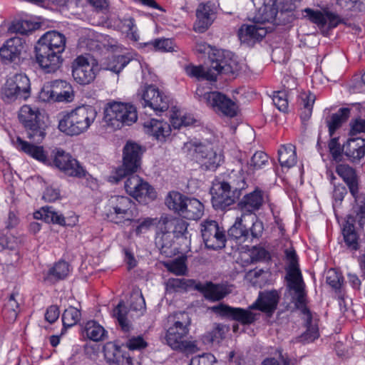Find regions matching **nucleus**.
Listing matches in <instances>:
<instances>
[{
  "label": "nucleus",
  "mask_w": 365,
  "mask_h": 365,
  "mask_svg": "<svg viewBox=\"0 0 365 365\" xmlns=\"http://www.w3.org/2000/svg\"><path fill=\"white\" fill-rule=\"evenodd\" d=\"M250 309V308L249 309L235 308L225 304H220L213 307V310L220 315L230 318L244 325L251 324L256 320V315Z\"/></svg>",
  "instance_id": "nucleus-20"
},
{
  "label": "nucleus",
  "mask_w": 365,
  "mask_h": 365,
  "mask_svg": "<svg viewBox=\"0 0 365 365\" xmlns=\"http://www.w3.org/2000/svg\"><path fill=\"white\" fill-rule=\"evenodd\" d=\"M201 235L207 249L216 250L225 247L226 235L215 220H204L200 224Z\"/></svg>",
  "instance_id": "nucleus-12"
},
{
  "label": "nucleus",
  "mask_w": 365,
  "mask_h": 365,
  "mask_svg": "<svg viewBox=\"0 0 365 365\" xmlns=\"http://www.w3.org/2000/svg\"><path fill=\"white\" fill-rule=\"evenodd\" d=\"M26 47L24 37L14 36L7 39L0 48L1 60L6 63L19 61Z\"/></svg>",
  "instance_id": "nucleus-19"
},
{
  "label": "nucleus",
  "mask_w": 365,
  "mask_h": 365,
  "mask_svg": "<svg viewBox=\"0 0 365 365\" xmlns=\"http://www.w3.org/2000/svg\"><path fill=\"white\" fill-rule=\"evenodd\" d=\"M329 152L334 160L339 162L341 160L344 153L343 147H341L337 138H331L328 144Z\"/></svg>",
  "instance_id": "nucleus-60"
},
{
  "label": "nucleus",
  "mask_w": 365,
  "mask_h": 365,
  "mask_svg": "<svg viewBox=\"0 0 365 365\" xmlns=\"http://www.w3.org/2000/svg\"><path fill=\"white\" fill-rule=\"evenodd\" d=\"M272 101L276 108L282 112L288 110L287 94L285 91H274L272 95Z\"/></svg>",
  "instance_id": "nucleus-58"
},
{
  "label": "nucleus",
  "mask_w": 365,
  "mask_h": 365,
  "mask_svg": "<svg viewBox=\"0 0 365 365\" xmlns=\"http://www.w3.org/2000/svg\"><path fill=\"white\" fill-rule=\"evenodd\" d=\"M267 30L261 24H242L238 31V36L242 43L253 46L260 42L267 35Z\"/></svg>",
  "instance_id": "nucleus-22"
},
{
  "label": "nucleus",
  "mask_w": 365,
  "mask_h": 365,
  "mask_svg": "<svg viewBox=\"0 0 365 365\" xmlns=\"http://www.w3.org/2000/svg\"><path fill=\"white\" fill-rule=\"evenodd\" d=\"M214 362H216L215 356L210 353H207L202 356L193 357L190 365H212Z\"/></svg>",
  "instance_id": "nucleus-64"
},
{
  "label": "nucleus",
  "mask_w": 365,
  "mask_h": 365,
  "mask_svg": "<svg viewBox=\"0 0 365 365\" xmlns=\"http://www.w3.org/2000/svg\"><path fill=\"white\" fill-rule=\"evenodd\" d=\"M342 234L344 242L349 250L356 251L359 249V236L353 224L346 222L344 225Z\"/></svg>",
  "instance_id": "nucleus-43"
},
{
  "label": "nucleus",
  "mask_w": 365,
  "mask_h": 365,
  "mask_svg": "<svg viewBox=\"0 0 365 365\" xmlns=\"http://www.w3.org/2000/svg\"><path fill=\"white\" fill-rule=\"evenodd\" d=\"M223 155L212 149L210 155L202 161V165L205 170H215L223 162Z\"/></svg>",
  "instance_id": "nucleus-54"
},
{
  "label": "nucleus",
  "mask_w": 365,
  "mask_h": 365,
  "mask_svg": "<svg viewBox=\"0 0 365 365\" xmlns=\"http://www.w3.org/2000/svg\"><path fill=\"white\" fill-rule=\"evenodd\" d=\"M134 205L133 201L129 197L112 195L105 205L104 215L109 222L122 224L131 220Z\"/></svg>",
  "instance_id": "nucleus-7"
},
{
  "label": "nucleus",
  "mask_w": 365,
  "mask_h": 365,
  "mask_svg": "<svg viewBox=\"0 0 365 365\" xmlns=\"http://www.w3.org/2000/svg\"><path fill=\"white\" fill-rule=\"evenodd\" d=\"M14 146L20 151H22L34 159L44 164H48L47 154L42 146L35 145L17 137L13 142Z\"/></svg>",
  "instance_id": "nucleus-25"
},
{
  "label": "nucleus",
  "mask_w": 365,
  "mask_h": 365,
  "mask_svg": "<svg viewBox=\"0 0 365 365\" xmlns=\"http://www.w3.org/2000/svg\"><path fill=\"white\" fill-rule=\"evenodd\" d=\"M349 125V135L354 136L361 133H365V119L360 117L352 119Z\"/></svg>",
  "instance_id": "nucleus-63"
},
{
  "label": "nucleus",
  "mask_w": 365,
  "mask_h": 365,
  "mask_svg": "<svg viewBox=\"0 0 365 365\" xmlns=\"http://www.w3.org/2000/svg\"><path fill=\"white\" fill-rule=\"evenodd\" d=\"M188 197L177 191L170 192L165 197V205L169 210L180 215Z\"/></svg>",
  "instance_id": "nucleus-39"
},
{
  "label": "nucleus",
  "mask_w": 365,
  "mask_h": 365,
  "mask_svg": "<svg viewBox=\"0 0 365 365\" xmlns=\"http://www.w3.org/2000/svg\"><path fill=\"white\" fill-rule=\"evenodd\" d=\"M289 287L297 294L296 307L301 310L305 317L312 316L309 309L306 305L305 293L303 287L302 279L288 281Z\"/></svg>",
  "instance_id": "nucleus-30"
},
{
  "label": "nucleus",
  "mask_w": 365,
  "mask_h": 365,
  "mask_svg": "<svg viewBox=\"0 0 365 365\" xmlns=\"http://www.w3.org/2000/svg\"><path fill=\"white\" fill-rule=\"evenodd\" d=\"M149 50L160 52H172L174 51L173 41L170 38H155L143 43Z\"/></svg>",
  "instance_id": "nucleus-49"
},
{
  "label": "nucleus",
  "mask_w": 365,
  "mask_h": 365,
  "mask_svg": "<svg viewBox=\"0 0 365 365\" xmlns=\"http://www.w3.org/2000/svg\"><path fill=\"white\" fill-rule=\"evenodd\" d=\"M141 100L143 107H150L156 114L167 110L170 101L168 96L153 85L145 86L141 95Z\"/></svg>",
  "instance_id": "nucleus-14"
},
{
  "label": "nucleus",
  "mask_w": 365,
  "mask_h": 365,
  "mask_svg": "<svg viewBox=\"0 0 365 365\" xmlns=\"http://www.w3.org/2000/svg\"><path fill=\"white\" fill-rule=\"evenodd\" d=\"M188 223L181 218H172L164 222V227L176 238L183 237L187 239Z\"/></svg>",
  "instance_id": "nucleus-36"
},
{
  "label": "nucleus",
  "mask_w": 365,
  "mask_h": 365,
  "mask_svg": "<svg viewBox=\"0 0 365 365\" xmlns=\"http://www.w3.org/2000/svg\"><path fill=\"white\" fill-rule=\"evenodd\" d=\"M113 316L116 318L123 331H129L130 326L127 319V311L125 307L122 306L121 303H119L113 309Z\"/></svg>",
  "instance_id": "nucleus-56"
},
{
  "label": "nucleus",
  "mask_w": 365,
  "mask_h": 365,
  "mask_svg": "<svg viewBox=\"0 0 365 365\" xmlns=\"http://www.w3.org/2000/svg\"><path fill=\"white\" fill-rule=\"evenodd\" d=\"M245 217V214H242L236 218L234 224L227 231L228 237L238 243L253 242L255 240H258L263 234V222L254 216L252 218L255 220L252 221L251 227L248 229L244 223Z\"/></svg>",
  "instance_id": "nucleus-10"
},
{
  "label": "nucleus",
  "mask_w": 365,
  "mask_h": 365,
  "mask_svg": "<svg viewBox=\"0 0 365 365\" xmlns=\"http://www.w3.org/2000/svg\"><path fill=\"white\" fill-rule=\"evenodd\" d=\"M136 108L129 103L108 102L104 108L103 120L108 127L117 130L124 125H131L136 122Z\"/></svg>",
  "instance_id": "nucleus-5"
},
{
  "label": "nucleus",
  "mask_w": 365,
  "mask_h": 365,
  "mask_svg": "<svg viewBox=\"0 0 365 365\" xmlns=\"http://www.w3.org/2000/svg\"><path fill=\"white\" fill-rule=\"evenodd\" d=\"M327 283L336 291L339 290L344 282L342 274L334 269H331L327 272Z\"/></svg>",
  "instance_id": "nucleus-59"
},
{
  "label": "nucleus",
  "mask_w": 365,
  "mask_h": 365,
  "mask_svg": "<svg viewBox=\"0 0 365 365\" xmlns=\"http://www.w3.org/2000/svg\"><path fill=\"white\" fill-rule=\"evenodd\" d=\"M279 299V296L276 290L260 292L257 299L250 306V309L272 314L277 309Z\"/></svg>",
  "instance_id": "nucleus-24"
},
{
  "label": "nucleus",
  "mask_w": 365,
  "mask_h": 365,
  "mask_svg": "<svg viewBox=\"0 0 365 365\" xmlns=\"http://www.w3.org/2000/svg\"><path fill=\"white\" fill-rule=\"evenodd\" d=\"M190 324L191 319L186 312H180L169 317L165 340L172 349L186 354H193L197 351L195 341L185 339Z\"/></svg>",
  "instance_id": "nucleus-3"
},
{
  "label": "nucleus",
  "mask_w": 365,
  "mask_h": 365,
  "mask_svg": "<svg viewBox=\"0 0 365 365\" xmlns=\"http://www.w3.org/2000/svg\"><path fill=\"white\" fill-rule=\"evenodd\" d=\"M35 217L43 219L47 222H52L61 225L66 222L63 215L56 212L52 206L42 207L40 211L35 213Z\"/></svg>",
  "instance_id": "nucleus-44"
},
{
  "label": "nucleus",
  "mask_w": 365,
  "mask_h": 365,
  "mask_svg": "<svg viewBox=\"0 0 365 365\" xmlns=\"http://www.w3.org/2000/svg\"><path fill=\"white\" fill-rule=\"evenodd\" d=\"M54 165L65 175L76 178H86L88 173L83 166L70 154L58 150L53 159Z\"/></svg>",
  "instance_id": "nucleus-15"
},
{
  "label": "nucleus",
  "mask_w": 365,
  "mask_h": 365,
  "mask_svg": "<svg viewBox=\"0 0 365 365\" xmlns=\"http://www.w3.org/2000/svg\"><path fill=\"white\" fill-rule=\"evenodd\" d=\"M37 107L24 105L21 107L18 118L24 128L27 138L36 143H40L46 136L44 122Z\"/></svg>",
  "instance_id": "nucleus-6"
},
{
  "label": "nucleus",
  "mask_w": 365,
  "mask_h": 365,
  "mask_svg": "<svg viewBox=\"0 0 365 365\" xmlns=\"http://www.w3.org/2000/svg\"><path fill=\"white\" fill-rule=\"evenodd\" d=\"M195 280L185 278H170L166 283L167 289L174 292L187 291L190 287H195Z\"/></svg>",
  "instance_id": "nucleus-48"
},
{
  "label": "nucleus",
  "mask_w": 365,
  "mask_h": 365,
  "mask_svg": "<svg viewBox=\"0 0 365 365\" xmlns=\"http://www.w3.org/2000/svg\"><path fill=\"white\" fill-rule=\"evenodd\" d=\"M119 27L122 32L126 34V36L132 41H138L139 40L137 26L133 18H123L120 21Z\"/></svg>",
  "instance_id": "nucleus-50"
},
{
  "label": "nucleus",
  "mask_w": 365,
  "mask_h": 365,
  "mask_svg": "<svg viewBox=\"0 0 365 365\" xmlns=\"http://www.w3.org/2000/svg\"><path fill=\"white\" fill-rule=\"evenodd\" d=\"M336 172L346 184L351 195L356 198L359 193V182L355 170L348 165L339 164L336 168Z\"/></svg>",
  "instance_id": "nucleus-26"
},
{
  "label": "nucleus",
  "mask_w": 365,
  "mask_h": 365,
  "mask_svg": "<svg viewBox=\"0 0 365 365\" xmlns=\"http://www.w3.org/2000/svg\"><path fill=\"white\" fill-rule=\"evenodd\" d=\"M211 202L216 210H224L233 205L237 197L225 181L215 180L210 188Z\"/></svg>",
  "instance_id": "nucleus-16"
},
{
  "label": "nucleus",
  "mask_w": 365,
  "mask_h": 365,
  "mask_svg": "<svg viewBox=\"0 0 365 365\" xmlns=\"http://www.w3.org/2000/svg\"><path fill=\"white\" fill-rule=\"evenodd\" d=\"M19 310V304L16 299V294L12 293L4 304L2 310L3 315L9 322H14L17 318Z\"/></svg>",
  "instance_id": "nucleus-47"
},
{
  "label": "nucleus",
  "mask_w": 365,
  "mask_h": 365,
  "mask_svg": "<svg viewBox=\"0 0 365 365\" xmlns=\"http://www.w3.org/2000/svg\"><path fill=\"white\" fill-rule=\"evenodd\" d=\"M56 102H70L73 100L71 85L66 81L56 80L51 81Z\"/></svg>",
  "instance_id": "nucleus-38"
},
{
  "label": "nucleus",
  "mask_w": 365,
  "mask_h": 365,
  "mask_svg": "<svg viewBox=\"0 0 365 365\" xmlns=\"http://www.w3.org/2000/svg\"><path fill=\"white\" fill-rule=\"evenodd\" d=\"M203 213V204L196 198L188 197L180 216L190 220H197L201 218Z\"/></svg>",
  "instance_id": "nucleus-32"
},
{
  "label": "nucleus",
  "mask_w": 365,
  "mask_h": 365,
  "mask_svg": "<svg viewBox=\"0 0 365 365\" xmlns=\"http://www.w3.org/2000/svg\"><path fill=\"white\" fill-rule=\"evenodd\" d=\"M130 61L128 56L124 55L113 56L109 61L107 69L114 73H120Z\"/></svg>",
  "instance_id": "nucleus-55"
},
{
  "label": "nucleus",
  "mask_w": 365,
  "mask_h": 365,
  "mask_svg": "<svg viewBox=\"0 0 365 365\" xmlns=\"http://www.w3.org/2000/svg\"><path fill=\"white\" fill-rule=\"evenodd\" d=\"M315 99V96L310 92H304L300 94L301 118L303 120H308L311 117Z\"/></svg>",
  "instance_id": "nucleus-46"
},
{
  "label": "nucleus",
  "mask_w": 365,
  "mask_h": 365,
  "mask_svg": "<svg viewBox=\"0 0 365 365\" xmlns=\"http://www.w3.org/2000/svg\"><path fill=\"white\" fill-rule=\"evenodd\" d=\"M195 289L202 292L205 297L212 301L220 300L227 294L225 287L212 282H208L206 284H196Z\"/></svg>",
  "instance_id": "nucleus-33"
},
{
  "label": "nucleus",
  "mask_w": 365,
  "mask_h": 365,
  "mask_svg": "<svg viewBox=\"0 0 365 365\" xmlns=\"http://www.w3.org/2000/svg\"><path fill=\"white\" fill-rule=\"evenodd\" d=\"M144 131L153 139L164 142L171 133L170 125L166 121L151 118L143 123Z\"/></svg>",
  "instance_id": "nucleus-23"
},
{
  "label": "nucleus",
  "mask_w": 365,
  "mask_h": 365,
  "mask_svg": "<svg viewBox=\"0 0 365 365\" xmlns=\"http://www.w3.org/2000/svg\"><path fill=\"white\" fill-rule=\"evenodd\" d=\"M81 314L80 310L72 306L66 309L62 314V322L64 327H71L80 320Z\"/></svg>",
  "instance_id": "nucleus-53"
},
{
  "label": "nucleus",
  "mask_w": 365,
  "mask_h": 365,
  "mask_svg": "<svg viewBox=\"0 0 365 365\" xmlns=\"http://www.w3.org/2000/svg\"><path fill=\"white\" fill-rule=\"evenodd\" d=\"M143 150L135 143H127L123 148V165L111 178L115 182L128 175L125 182L127 193L141 203H148L156 197L154 188L143 178L133 175L140 167Z\"/></svg>",
  "instance_id": "nucleus-1"
},
{
  "label": "nucleus",
  "mask_w": 365,
  "mask_h": 365,
  "mask_svg": "<svg viewBox=\"0 0 365 365\" xmlns=\"http://www.w3.org/2000/svg\"><path fill=\"white\" fill-rule=\"evenodd\" d=\"M70 272V265L64 260H60L48 269L44 276V281L55 283L65 279Z\"/></svg>",
  "instance_id": "nucleus-34"
},
{
  "label": "nucleus",
  "mask_w": 365,
  "mask_h": 365,
  "mask_svg": "<svg viewBox=\"0 0 365 365\" xmlns=\"http://www.w3.org/2000/svg\"><path fill=\"white\" fill-rule=\"evenodd\" d=\"M148 346V341L142 335L130 336L125 343V346L130 351H142Z\"/></svg>",
  "instance_id": "nucleus-57"
},
{
  "label": "nucleus",
  "mask_w": 365,
  "mask_h": 365,
  "mask_svg": "<svg viewBox=\"0 0 365 365\" xmlns=\"http://www.w3.org/2000/svg\"><path fill=\"white\" fill-rule=\"evenodd\" d=\"M98 115L95 107L83 105L63 113L58 121V129L65 134L74 136L86 133Z\"/></svg>",
  "instance_id": "nucleus-4"
},
{
  "label": "nucleus",
  "mask_w": 365,
  "mask_h": 365,
  "mask_svg": "<svg viewBox=\"0 0 365 365\" xmlns=\"http://www.w3.org/2000/svg\"><path fill=\"white\" fill-rule=\"evenodd\" d=\"M38 98L43 102H56L51 82L43 84L39 92Z\"/></svg>",
  "instance_id": "nucleus-62"
},
{
  "label": "nucleus",
  "mask_w": 365,
  "mask_h": 365,
  "mask_svg": "<svg viewBox=\"0 0 365 365\" xmlns=\"http://www.w3.org/2000/svg\"><path fill=\"white\" fill-rule=\"evenodd\" d=\"M269 201V192L257 187L252 192L244 195L237 206L242 214H245V216L252 215Z\"/></svg>",
  "instance_id": "nucleus-17"
},
{
  "label": "nucleus",
  "mask_w": 365,
  "mask_h": 365,
  "mask_svg": "<svg viewBox=\"0 0 365 365\" xmlns=\"http://www.w3.org/2000/svg\"><path fill=\"white\" fill-rule=\"evenodd\" d=\"M225 182L229 185V189L232 191V193L237 198L240 196L241 192L247 187L246 178L242 170L237 173L232 171L229 176L228 181Z\"/></svg>",
  "instance_id": "nucleus-40"
},
{
  "label": "nucleus",
  "mask_w": 365,
  "mask_h": 365,
  "mask_svg": "<svg viewBox=\"0 0 365 365\" xmlns=\"http://www.w3.org/2000/svg\"><path fill=\"white\" fill-rule=\"evenodd\" d=\"M215 4L210 1L200 4L196 10L194 30L198 33L207 30L215 19Z\"/></svg>",
  "instance_id": "nucleus-21"
},
{
  "label": "nucleus",
  "mask_w": 365,
  "mask_h": 365,
  "mask_svg": "<svg viewBox=\"0 0 365 365\" xmlns=\"http://www.w3.org/2000/svg\"><path fill=\"white\" fill-rule=\"evenodd\" d=\"M1 95L2 100L7 103L28 99L31 96L29 78L22 73L8 77L1 88Z\"/></svg>",
  "instance_id": "nucleus-8"
},
{
  "label": "nucleus",
  "mask_w": 365,
  "mask_h": 365,
  "mask_svg": "<svg viewBox=\"0 0 365 365\" xmlns=\"http://www.w3.org/2000/svg\"><path fill=\"white\" fill-rule=\"evenodd\" d=\"M284 254L287 262L286 276L287 282L302 279L299 269V257L295 250L293 247L286 249Z\"/></svg>",
  "instance_id": "nucleus-29"
},
{
  "label": "nucleus",
  "mask_w": 365,
  "mask_h": 365,
  "mask_svg": "<svg viewBox=\"0 0 365 365\" xmlns=\"http://www.w3.org/2000/svg\"><path fill=\"white\" fill-rule=\"evenodd\" d=\"M278 160L282 168H290L297 163L295 147L292 144L283 145L278 150Z\"/></svg>",
  "instance_id": "nucleus-37"
},
{
  "label": "nucleus",
  "mask_w": 365,
  "mask_h": 365,
  "mask_svg": "<svg viewBox=\"0 0 365 365\" xmlns=\"http://www.w3.org/2000/svg\"><path fill=\"white\" fill-rule=\"evenodd\" d=\"M278 14L277 8L274 5H264L259 11V14L255 16L257 21L263 24L265 22L272 23L276 20Z\"/></svg>",
  "instance_id": "nucleus-51"
},
{
  "label": "nucleus",
  "mask_w": 365,
  "mask_h": 365,
  "mask_svg": "<svg viewBox=\"0 0 365 365\" xmlns=\"http://www.w3.org/2000/svg\"><path fill=\"white\" fill-rule=\"evenodd\" d=\"M104 356L110 364H119L121 362V350L113 343H108L103 347Z\"/></svg>",
  "instance_id": "nucleus-52"
},
{
  "label": "nucleus",
  "mask_w": 365,
  "mask_h": 365,
  "mask_svg": "<svg viewBox=\"0 0 365 365\" xmlns=\"http://www.w3.org/2000/svg\"><path fill=\"white\" fill-rule=\"evenodd\" d=\"M66 43V36L56 31H47L38 39L35 46V56L45 73H54L61 67Z\"/></svg>",
  "instance_id": "nucleus-2"
},
{
  "label": "nucleus",
  "mask_w": 365,
  "mask_h": 365,
  "mask_svg": "<svg viewBox=\"0 0 365 365\" xmlns=\"http://www.w3.org/2000/svg\"><path fill=\"white\" fill-rule=\"evenodd\" d=\"M344 154L354 162L364 158L365 155V139L350 138L343 145Z\"/></svg>",
  "instance_id": "nucleus-27"
},
{
  "label": "nucleus",
  "mask_w": 365,
  "mask_h": 365,
  "mask_svg": "<svg viewBox=\"0 0 365 365\" xmlns=\"http://www.w3.org/2000/svg\"><path fill=\"white\" fill-rule=\"evenodd\" d=\"M268 275L267 271L256 267L246 273L245 279L254 287H262L266 284Z\"/></svg>",
  "instance_id": "nucleus-45"
},
{
  "label": "nucleus",
  "mask_w": 365,
  "mask_h": 365,
  "mask_svg": "<svg viewBox=\"0 0 365 365\" xmlns=\"http://www.w3.org/2000/svg\"><path fill=\"white\" fill-rule=\"evenodd\" d=\"M350 112L351 110L349 108H341L337 112L333 113L329 120H326L330 136H332L336 130L348 120Z\"/></svg>",
  "instance_id": "nucleus-35"
},
{
  "label": "nucleus",
  "mask_w": 365,
  "mask_h": 365,
  "mask_svg": "<svg viewBox=\"0 0 365 365\" xmlns=\"http://www.w3.org/2000/svg\"><path fill=\"white\" fill-rule=\"evenodd\" d=\"M267 162V155L262 151H257L252 157L249 165L254 170H258L262 168Z\"/></svg>",
  "instance_id": "nucleus-61"
},
{
  "label": "nucleus",
  "mask_w": 365,
  "mask_h": 365,
  "mask_svg": "<svg viewBox=\"0 0 365 365\" xmlns=\"http://www.w3.org/2000/svg\"><path fill=\"white\" fill-rule=\"evenodd\" d=\"M304 13L305 16L311 22L317 25L321 30L332 29L342 22V19L339 14L328 9L319 11L307 8L304 10Z\"/></svg>",
  "instance_id": "nucleus-18"
},
{
  "label": "nucleus",
  "mask_w": 365,
  "mask_h": 365,
  "mask_svg": "<svg viewBox=\"0 0 365 365\" xmlns=\"http://www.w3.org/2000/svg\"><path fill=\"white\" fill-rule=\"evenodd\" d=\"M203 99L207 105L217 113L230 118H234L237 115V103L220 92H206L203 94Z\"/></svg>",
  "instance_id": "nucleus-13"
},
{
  "label": "nucleus",
  "mask_w": 365,
  "mask_h": 365,
  "mask_svg": "<svg viewBox=\"0 0 365 365\" xmlns=\"http://www.w3.org/2000/svg\"><path fill=\"white\" fill-rule=\"evenodd\" d=\"M72 76L80 85H88L96 78L98 63L90 56H79L73 61Z\"/></svg>",
  "instance_id": "nucleus-11"
},
{
  "label": "nucleus",
  "mask_w": 365,
  "mask_h": 365,
  "mask_svg": "<svg viewBox=\"0 0 365 365\" xmlns=\"http://www.w3.org/2000/svg\"><path fill=\"white\" fill-rule=\"evenodd\" d=\"M306 331L298 337V341L303 344L313 342L319 336L318 318L317 316L305 317Z\"/></svg>",
  "instance_id": "nucleus-31"
},
{
  "label": "nucleus",
  "mask_w": 365,
  "mask_h": 365,
  "mask_svg": "<svg viewBox=\"0 0 365 365\" xmlns=\"http://www.w3.org/2000/svg\"><path fill=\"white\" fill-rule=\"evenodd\" d=\"M38 27L39 25L36 22L29 20L19 19L11 23L9 28V31L11 34L27 36L38 29Z\"/></svg>",
  "instance_id": "nucleus-42"
},
{
  "label": "nucleus",
  "mask_w": 365,
  "mask_h": 365,
  "mask_svg": "<svg viewBox=\"0 0 365 365\" xmlns=\"http://www.w3.org/2000/svg\"><path fill=\"white\" fill-rule=\"evenodd\" d=\"M234 54L226 50L217 49L209 56L211 61L210 68L207 70L203 68L202 80L215 81L218 74L234 73L235 61L232 58Z\"/></svg>",
  "instance_id": "nucleus-9"
},
{
  "label": "nucleus",
  "mask_w": 365,
  "mask_h": 365,
  "mask_svg": "<svg viewBox=\"0 0 365 365\" xmlns=\"http://www.w3.org/2000/svg\"><path fill=\"white\" fill-rule=\"evenodd\" d=\"M83 333L93 341H103L106 336V331L95 320L88 321L83 327Z\"/></svg>",
  "instance_id": "nucleus-41"
},
{
  "label": "nucleus",
  "mask_w": 365,
  "mask_h": 365,
  "mask_svg": "<svg viewBox=\"0 0 365 365\" xmlns=\"http://www.w3.org/2000/svg\"><path fill=\"white\" fill-rule=\"evenodd\" d=\"M155 243L160 253L165 257H171L175 255V248L173 247V237L168 231H166L164 227H161L160 231L157 232Z\"/></svg>",
  "instance_id": "nucleus-28"
}]
</instances>
